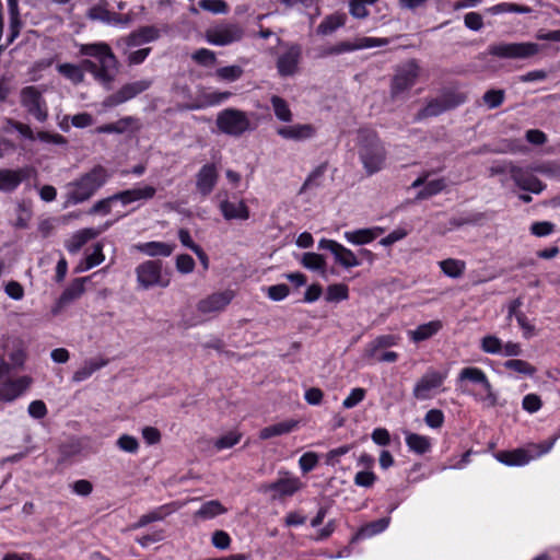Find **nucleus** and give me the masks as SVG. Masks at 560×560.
Returning a JSON list of instances; mask_svg holds the SVG:
<instances>
[{
  "mask_svg": "<svg viewBox=\"0 0 560 560\" xmlns=\"http://www.w3.org/2000/svg\"><path fill=\"white\" fill-rule=\"evenodd\" d=\"M109 178L103 165H95L89 172L67 185V201L72 205L89 200Z\"/></svg>",
  "mask_w": 560,
  "mask_h": 560,
  "instance_id": "1",
  "label": "nucleus"
},
{
  "mask_svg": "<svg viewBox=\"0 0 560 560\" xmlns=\"http://www.w3.org/2000/svg\"><path fill=\"white\" fill-rule=\"evenodd\" d=\"M358 139L359 158L365 172L369 175L380 172L386 160V150L377 132L370 128H361Z\"/></svg>",
  "mask_w": 560,
  "mask_h": 560,
  "instance_id": "2",
  "label": "nucleus"
},
{
  "mask_svg": "<svg viewBox=\"0 0 560 560\" xmlns=\"http://www.w3.org/2000/svg\"><path fill=\"white\" fill-rule=\"evenodd\" d=\"M80 54L98 60L94 79L103 84L106 90H109L115 80V71L118 66V60L110 46L106 43L83 44L80 47Z\"/></svg>",
  "mask_w": 560,
  "mask_h": 560,
  "instance_id": "3",
  "label": "nucleus"
},
{
  "mask_svg": "<svg viewBox=\"0 0 560 560\" xmlns=\"http://www.w3.org/2000/svg\"><path fill=\"white\" fill-rule=\"evenodd\" d=\"M558 438V435H553L539 443H527L523 447L499 451L494 453V458L505 466H525L533 459L548 454L552 450Z\"/></svg>",
  "mask_w": 560,
  "mask_h": 560,
  "instance_id": "4",
  "label": "nucleus"
},
{
  "mask_svg": "<svg viewBox=\"0 0 560 560\" xmlns=\"http://www.w3.org/2000/svg\"><path fill=\"white\" fill-rule=\"evenodd\" d=\"M218 129L228 136L241 137L254 127L247 114L237 108H225L221 110L215 120Z\"/></svg>",
  "mask_w": 560,
  "mask_h": 560,
  "instance_id": "5",
  "label": "nucleus"
},
{
  "mask_svg": "<svg viewBox=\"0 0 560 560\" xmlns=\"http://www.w3.org/2000/svg\"><path fill=\"white\" fill-rule=\"evenodd\" d=\"M544 46L533 42L499 43L488 47L490 56L501 59H529L538 55Z\"/></svg>",
  "mask_w": 560,
  "mask_h": 560,
  "instance_id": "6",
  "label": "nucleus"
},
{
  "mask_svg": "<svg viewBox=\"0 0 560 560\" xmlns=\"http://www.w3.org/2000/svg\"><path fill=\"white\" fill-rule=\"evenodd\" d=\"M420 66L417 59H409L398 66L390 80L389 92L393 98L408 92L417 82L420 75Z\"/></svg>",
  "mask_w": 560,
  "mask_h": 560,
  "instance_id": "7",
  "label": "nucleus"
},
{
  "mask_svg": "<svg viewBox=\"0 0 560 560\" xmlns=\"http://www.w3.org/2000/svg\"><path fill=\"white\" fill-rule=\"evenodd\" d=\"M136 275L139 285L143 289L166 288L171 281L168 273L163 275V264L159 259L141 262L136 268Z\"/></svg>",
  "mask_w": 560,
  "mask_h": 560,
  "instance_id": "8",
  "label": "nucleus"
},
{
  "mask_svg": "<svg viewBox=\"0 0 560 560\" xmlns=\"http://www.w3.org/2000/svg\"><path fill=\"white\" fill-rule=\"evenodd\" d=\"M466 96L455 91L444 92L440 97L430 100L427 105L419 110V118L435 117L444 112L456 108L464 104Z\"/></svg>",
  "mask_w": 560,
  "mask_h": 560,
  "instance_id": "9",
  "label": "nucleus"
},
{
  "mask_svg": "<svg viewBox=\"0 0 560 560\" xmlns=\"http://www.w3.org/2000/svg\"><path fill=\"white\" fill-rule=\"evenodd\" d=\"M447 378V371L429 369L415 384L412 395L418 400H427L433 397Z\"/></svg>",
  "mask_w": 560,
  "mask_h": 560,
  "instance_id": "10",
  "label": "nucleus"
},
{
  "mask_svg": "<svg viewBox=\"0 0 560 560\" xmlns=\"http://www.w3.org/2000/svg\"><path fill=\"white\" fill-rule=\"evenodd\" d=\"M21 105L39 122L46 121L48 109L42 93L34 85L21 90Z\"/></svg>",
  "mask_w": 560,
  "mask_h": 560,
  "instance_id": "11",
  "label": "nucleus"
},
{
  "mask_svg": "<svg viewBox=\"0 0 560 560\" xmlns=\"http://www.w3.org/2000/svg\"><path fill=\"white\" fill-rule=\"evenodd\" d=\"M152 81L148 79L130 82L124 84L118 91L106 96L102 103L103 107L113 108L122 103H126L142 92L150 89Z\"/></svg>",
  "mask_w": 560,
  "mask_h": 560,
  "instance_id": "12",
  "label": "nucleus"
},
{
  "mask_svg": "<svg viewBox=\"0 0 560 560\" xmlns=\"http://www.w3.org/2000/svg\"><path fill=\"white\" fill-rule=\"evenodd\" d=\"M389 44V39L385 37H361L354 43L343 40L336 45L324 48L319 56L327 57L332 55H341L364 48L383 47Z\"/></svg>",
  "mask_w": 560,
  "mask_h": 560,
  "instance_id": "13",
  "label": "nucleus"
},
{
  "mask_svg": "<svg viewBox=\"0 0 560 560\" xmlns=\"http://www.w3.org/2000/svg\"><path fill=\"white\" fill-rule=\"evenodd\" d=\"M283 474L284 477L262 487L265 493H271L272 500H282L287 497H292L303 488V482L299 477L291 476L288 471Z\"/></svg>",
  "mask_w": 560,
  "mask_h": 560,
  "instance_id": "14",
  "label": "nucleus"
},
{
  "mask_svg": "<svg viewBox=\"0 0 560 560\" xmlns=\"http://www.w3.org/2000/svg\"><path fill=\"white\" fill-rule=\"evenodd\" d=\"M243 30L234 23L217 25L207 30L206 39L208 43L217 46H225L241 40Z\"/></svg>",
  "mask_w": 560,
  "mask_h": 560,
  "instance_id": "15",
  "label": "nucleus"
},
{
  "mask_svg": "<svg viewBox=\"0 0 560 560\" xmlns=\"http://www.w3.org/2000/svg\"><path fill=\"white\" fill-rule=\"evenodd\" d=\"M318 249L329 250L334 255L336 262L343 268L349 269L361 265V261L351 249L334 240L322 238L318 242Z\"/></svg>",
  "mask_w": 560,
  "mask_h": 560,
  "instance_id": "16",
  "label": "nucleus"
},
{
  "mask_svg": "<svg viewBox=\"0 0 560 560\" xmlns=\"http://www.w3.org/2000/svg\"><path fill=\"white\" fill-rule=\"evenodd\" d=\"M509 173L511 179L522 190L540 194L546 188V185L537 176L524 167L510 164Z\"/></svg>",
  "mask_w": 560,
  "mask_h": 560,
  "instance_id": "17",
  "label": "nucleus"
},
{
  "mask_svg": "<svg viewBox=\"0 0 560 560\" xmlns=\"http://www.w3.org/2000/svg\"><path fill=\"white\" fill-rule=\"evenodd\" d=\"M302 59V47L299 44H291L288 49L277 59V70L280 77H292L298 72Z\"/></svg>",
  "mask_w": 560,
  "mask_h": 560,
  "instance_id": "18",
  "label": "nucleus"
},
{
  "mask_svg": "<svg viewBox=\"0 0 560 560\" xmlns=\"http://www.w3.org/2000/svg\"><path fill=\"white\" fill-rule=\"evenodd\" d=\"M161 37V28L155 25H144L140 26L132 32H130L127 36L121 38V42L126 47L132 48L142 46L144 44L153 43Z\"/></svg>",
  "mask_w": 560,
  "mask_h": 560,
  "instance_id": "19",
  "label": "nucleus"
},
{
  "mask_svg": "<svg viewBox=\"0 0 560 560\" xmlns=\"http://www.w3.org/2000/svg\"><path fill=\"white\" fill-rule=\"evenodd\" d=\"M219 180V171L214 163H207L196 174V189L202 197H208Z\"/></svg>",
  "mask_w": 560,
  "mask_h": 560,
  "instance_id": "20",
  "label": "nucleus"
},
{
  "mask_svg": "<svg viewBox=\"0 0 560 560\" xmlns=\"http://www.w3.org/2000/svg\"><path fill=\"white\" fill-rule=\"evenodd\" d=\"M233 298L234 294L231 290L212 293L198 302L197 310L203 314L220 312L231 303Z\"/></svg>",
  "mask_w": 560,
  "mask_h": 560,
  "instance_id": "21",
  "label": "nucleus"
},
{
  "mask_svg": "<svg viewBox=\"0 0 560 560\" xmlns=\"http://www.w3.org/2000/svg\"><path fill=\"white\" fill-rule=\"evenodd\" d=\"M30 176L26 167L16 170L1 168L0 170V191L13 192L25 179Z\"/></svg>",
  "mask_w": 560,
  "mask_h": 560,
  "instance_id": "22",
  "label": "nucleus"
},
{
  "mask_svg": "<svg viewBox=\"0 0 560 560\" xmlns=\"http://www.w3.org/2000/svg\"><path fill=\"white\" fill-rule=\"evenodd\" d=\"M219 210L226 221H245L250 217V210L243 199L238 201L223 199L219 202Z\"/></svg>",
  "mask_w": 560,
  "mask_h": 560,
  "instance_id": "23",
  "label": "nucleus"
},
{
  "mask_svg": "<svg viewBox=\"0 0 560 560\" xmlns=\"http://www.w3.org/2000/svg\"><path fill=\"white\" fill-rule=\"evenodd\" d=\"M90 280V277L75 278L71 283L63 290L56 303L54 313L65 307L72 301L79 299L85 291V283Z\"/></svg>",
  "mask_w": 560,
  "mask_h": 560,
  "instance_id": "24",
  "label": "nucleus"
},
{
  "mask_svg": "<svg viewBox=\"0 0 560 560\" xmlns=\"http://www.w3.org/2000/svg\"><path fill=\"white\" fill-rule=\"evenodd\" d=\"M30 376H21L15 380H8L0 388L1 399L3 401H13L20 397L31 385Z\"/></svg>",
  "mask_w": 560,
  "mask_h": 560,
  "instance_id": "25",
  "label": "nucleus"
},
{
  "mask_svg": "<svg viewBox=\"0 0 560 560\" xmlns=\"http://www.w3.org/2000/svg\"><path fill=\"white\" fill-rule=\"evenodd\" d=\"M277 133L287 140L302 141L316 135V128L312 124H296L278 128Z\"/></svg>",
  "mask_w": 560,
  "mask_h": 560,
  "instance_id": "26",
  "label": "nucleus"
},
{
  "mask_svg": "<svg viewBox=\"0 0 560 560\" xmlns=\"http://www.w3.org/2000/svg\"><path fill=\"white\" fill-rule=\"evenodd\" d=\"M458 381H469L471 383L481 385L483 390L487 393V397L494 399L492 385L488 380L487 374L480 368H464L458 374Z\"/></svg>",
  "mask_w": 560,
  "mask_h": 560,
  "instance_id": "27",
  "label": "nucleus"
},
{
  "mask_svg": "<svg viewBox=\"0 0 560 560\" xmlns=\"http://www.w3.org/2000/svg\"><path fill=\"white\" fill-rule=\"evenodd\" d=\"M156 194V189L151 185H145L143 187H135L131 189H126L121 191H117L119 198V202L124 206L130 205L140 200H150Z\"/></svg>",
  "mask_w": 560,
  "mask_h": 560,
  "instance_id": "28",
  "label": "nucleus"
},
{
  "mask_svg": "<svg viewBox=\"0 0 560 560\" xmlns=\"http://www.w3.org/2000/svg\"><path fill=\"white\" fill-rule=\"evenodd\" d=\"M399 341L400 337L397 335L388 334L377 336L365 346L363 357L365 359H374L378 351L397 346Z\"/></svg>",
  "mask_w": 560,
  "mask_h": 560,
  "instance_id": "29",
  "label": "nucleus"
},
{
  "mask_svg": "<svg viewBox=\"0 0 560 560\" xmlns=\"http://www.w3.org/2000/svg\"><path fill=\"white\" fill-rule=\"evenodd\" d=\"M299 420L288 419L268 427L259 431L260 440H269L275 436L289 434L299 428Z\"/></svg>",
  "mask_w": 560,
  "mask_h": 560,
  "instance_id": "30",
  "label": "nucleus"
},
{
  "mask_svg": "<svg viewBox=\"0 0 560 560\" xmlns=\"http://www.w3.org/2000/svg\"><path fill=\"white\" fill-rule=\"evenodd\" d=\"M89 18L92 20H100L105 23H122L127 22L128 18H124L121 14L112 12L107 9V2L102 1L93 5L89 10Z\"/></svg>",
  "mask_w": 560,
  "mask_h": 560,
  "instance_id": "31",
  "label": "nucleus"
},
{
  "mask_svg": "<svg viewBox=\"0 0 560 560\" xmlns=\"http://www.w3.org/2000/svg\"><path fill=\"white\" fill-rule=\"evenodd\" d=\"M389 517H382L362 525L354 534L352 541L364 540L384 532L389 525Z\"/></svg>",
  "mask_w": 560,
  "mask_h": 560,
  "instance_id": "32",
  "label": "nucleus"
},
{
  "mask_svg": "<svg viewBox=\"0 0 560 560\" xmlns=\"http://www.w3.org/2000/svg\"><path fill=\"white\" fill-rule=\"evenodd\" d=\"M98 232L93 229H83L74 233L65 243L66 249L70 254H77L90 240L96 237Z\"/></svg>",
  "mask_w": 560,
  "mask_h": 560,
  "instance_id": "33",
  "label": "nucleus"
},
{
  "mask_svg": "<svg viewBox=\"0 0 560 560\" xmlns=\"http://www.w3.org/2000/svg\"><path fill=\"white\" fill-rule=\"evenodd\" d=\"M137 248L150 257H168L173 253L175 245L159 241H151L139 244Z\"/></svg>",
  "mask_w": 560,
  "mask_h": 560,
  "instance_id": "34",
  "label": "nucleus"
},
{
  "mask_svg": "<svg viewBox=\"0 0 560 560\" xmlns=\"http://www.w3.org/2000/svg\"><path fill=\"white\" fill-rule=\"evenodd\" d=\"M172 509L170 504H163L161 506H158L156 509L141 515L139 520L132 524L131 528L138 529L142 528L150 523L163 521L167 515L172 513Z\"/></svg>",
  "mask_w": 560,
  "mask_h": 560,
  "instance_id": "35",
  "label": "nucleus"
},
{
  "mask_svg": "<svg viewBox=\"0 0 560 560\" xmlns=\"http://www.w3.org/2000/svg\"><path fill=\"white\" fill-rule=\"evenodd\" d=\"M442 327V322L438 319L421 324L415 330L410 331V338L415 342L424 341L436 335Z\"/></svg>",
  "mask_w": 560,
  "mask_h": 560,
  "instance_id": "36",
  "label": "nucleus"
},
{
  "mask_svg": "<svg viewBox=\"0 0 560 560\" xmlns=\"http://www.w3.org/2000/svg\"><path fill=\"white\" fill-rule=\"evenodd\" d=\"M405 441L409 451L418 455H423L431 451V439L427 435L408 433Z\"/></svg>",
  "mask_w": 560,
  "mask_h": 560,
  "instance_id": "37",
  "label": "nucleus"
},
{
  "mask_svg": "<svg viewBox=\"0 0 560 560\" xmlns=\"http://www.w3.org/2000/svg\"><path fill=\"white\" fill-rule=\"evenodd\" d=\"M108 363L105 359H91L84 362V365L78 369L72 376L73 382H83L88 380L92 374Z\"/></svg>",
  "mask_w": 560,
  "mask_h": 560,
  "instance_id": "38",
  "label": "nucleus"
},
{
  "mask_svg": "<svg viewBox=\"0 0 560 560\" xmlns=\"http://www.w3.org/2000/svg\"><path fill=\"white\" fill-rule=\"evenodd\" d=\"M231 96H232V93L229 91H224V92L214 91V92L203 93L201 96L202 102L200 104H191L188 106V108L189 109H200L203 107L215 106V105H219V104L223 103L224 101L229 100Z\"/></svg>",
  "mask_w": 560,
  "mask_h": 560,
  "instance_id": "39",
  "label": "nucleus"
},
{
  "mask_svg": "<svg viewBox=\"0 0 560 560\" xmlns=\"http://www.w3.org/2000/svg\"><path fill=\"white\" fill-rule=\"evenodd\" d=\"M105 259V256L103 254V246L100 243H96L93 246V252L84 258L83 261H81L78 267L75 268L77 272H82L90 270L103 262Z\"/></svg>",
  "mask_w": 560,
  "mask_h": 560,
  "instance_id": "40",
  "label": "nucleus"
},
{
  "mask_svg": "<svg viewBox=\"0 0 560 560\" xmlns=\"http://www.w3.org/2000/svg\"><path fill=\"white\" fill-rule=\"evenodd\" d=\"M487 219L485 212L469 211L462 213L450 219V224L454 228H460L464 225H476Z\"/></svg>",
  "mask_w": 560,
  "mask_h": 560,
  "instance_id": "41",
  "label": "nucleus"
},
{
  "mask_svg": "<svg viewBox=\"0 0 560 560\" xmlns=\"http://www.w3.org/2000/svg\"><path fill=\"white\" fill-rule=\"evenodd\" d=\"M228 510L218 500L205 502L195 513V516L201 520H211L218 515L224 514Z\"/></svg>",
  "mask_w": 560,
  "mask_h": 560,
  "instance_id": "42",
  "label": "nucleus"
},
{
  "mask_svg": "<svg viewBox=\"0 0 560 560\" xmlns=\"http://www.w3.org/2000/svg\"><path fill=\"white\" fill-rule=\"evenodd\" d=\"M346 18L340 14L327 15L317 26L316 33L318 35H330L339 27L343 26Z\"/></svg>",
  "mask_w": 560,
  "mask_h": 560,
  "instance_id": "43",
  "label": "nucleus"
},
{
  "mask_svg": "<svg viewBox=\"0 0 560 560\" xmlns=\"http://www.w3.org/2000/svg\"><path fill=\"white\" fill-rule=\"evenodd\" d=\"M439 266L442 272L450 278H459L464 275L466 269V264L463 260L455 258H447L441 260Z\"/></svg>",
  "mask_w": 560,
  "mask_h": 560,
  "instance_id": "44",
  "label": "nucleus"
},
{
  "mask_svg": "<svg viewBox=\"0 0 560 560\" xmlns=\"http://www.w3.org/2000/svg\"><path fill=\"white\" fill-rule=\"evenodd\" d=\"M343 237L347 242L358 246L370 244L375 241V235H373L369 228L358 229L354 231H346L343 233Z\"/></svg>",
  "mask_w": 560,
  "mask_h": 560,
  "instance_id": "45",
  "label": "nucleus"
},
{
  "mask_svg": "<svg viewBox=\"0 0 560 560\" xmlns=\"http://www.w3.org/2000/svg\"><path fill=\"white\" fill-rule=\"evenodd\" d=\"M301 264L310 270L319 271L320 273H325L326 271L325 257L317 253H304Z\"/></svg>",
  "mask_w": 560,
  "mask_h": 560,
  "instance_id": "46",
  "label": "nucleus"
},
{
  "mask_svg": "<svg viewBox=\"0 0 560 560\" xmlns=\"http://www.w3.org/2000/svg\"><path fill=\"white\" fill-rule=\"evenodd\" d=\"M273 113L276 117L284 122H290L292 120V112L287 103V101L278 95H273L270 100Z\"/></svg>",
  "mask_w": 560,
  "mask_h": 560,
  "instance_id": "47",
  "label": "nucleus"
},
{
  "mask_svg": "<svg viewBox=\"0 0 560 560\" xmlns=\"http://www.w3.org/2000/svg\"><path fill=\"white\" fill-rule=\"evenodd\" d=\"M533 10L528 5L512 3V2H501L489 9V12L492 14H502V13H521L527 14Z\"/></svg>",
  "mask_w": 560,
  "mask_h": 560,
  "instance_id": "48",
  "label": "nucleus"
},
{
  "mask_svg": "<svg viewBox=\"0 0 560 560\" xmlns=\"http://www.w3.org/2000/svg\"><path fill=\"white\" fill-rule=\"evenodd\" d=\"M446 187L444 178L433 179L423 186V188L417 194L418 200H425L432 196L440 194Z\"/></svg>",
  "mask_w": 560,
  "mask_h": 560,
  "instance_id": "49",
  "label": "nucleus"
},
{
  "mask_svg": "<svg viewBox=\"0 0 560 560\" xmlns=\"http://www.w3.org/2000/svg\"><path fill=\"white\" fill-rule=\"evenodd\" d=\"M10 7V34L8 36V45L14 42V39L19 36L20 30L22 26L19 12L16 10V3L14 0H9Z\"/></svg>",
  "mask_w": 560,
  "mask_h": 560,
  "instance_id": "50",
  "label": "nucleus"
},
{
  "mask_svg": "<svg viewBox=\"0 0 560 560\" xmlns=\"http://www.w3.org/2000/svg\"><path fill=\"white\" fill-rule=\"evenodd\" d=\"M504 368L518 374L533 376L536 373V368L527 361L521 359H510L504 362Z\"/></svg>",
  "mask_w": 560,
  "mask_h": 560,
  "instance_id": "51",
  "label": "nucleus"
},
{
  "mask_svg": "<svg viewBox=\"0 0 560 560\" xmlns=\"http://www.w3.org/2000/svg\"><path fill=\"white\" fill-rule=\"evenodd\" d=\"M58 71L75 84L81 83L84 79V73L80 66L73 63H61L58 66Z\"/></svg>",
  "mask_w": 560,
  "mask_h": 560,
  "instance_id": "52",
  "label": "nucleus"
},
{
  "mask_svg": "<svg viewBox=\"0 0 560 560\" xmlns=\"http://www.w3.org/2000/svg\"><path fill=\"white\" fill-rule=\"evenodd\" d=\"M349 298V289L347 284L335 283L327 288L326 300L328 302H340Z\"/></svg>",
  "mask_w": 560,
  "mask_h": 560,
  "instance_id": "53",
  "label": "nucleus"
},
{
  "mask_svg": "<svg viewBox=\"0 0 560 560\" xmlns=\"http://www.w3.org/2000/svg\"><path fill=\"white\" fill-rule=\"evenodd\" d=\"M327 170V163H322L315 170L312 171V173L306 177L305 182L302 186V191L313 188V187H319L322 184V178Z\"/></svg>",
  "mask_w": 560,
  "mask_h": 560,
  "instance_id": "54",
  "label": "nucleus"
},
{
  "mask_svg": "<svg viewBox=\"0 0 560 560\" xmlns=\"http://www.w3.org/2000/svg\"><path fill=\"white\" fill-rule=\"evenodd\" d=\"M117 197H118V195H117V192H115L112 196H108L106 198H103V199L96 201L93 205V207L90 209V213L91 214H102V215L109 214L112 211V205L114 202L119 201V198H117Z\"/></svg>",
  "mask_w": 560,
  "mask_h": 560,
  "instance_id": "55",
  "label": "nucleus"
},
{
  "mask_svg": "<svg viewBox=\"0 0 560 560\" xmlns=\"http://www.w3.org/2000/svg\"><path fill=\"white\" fill-rule=\"evenodd\" d=\"M244 73V70L242 67L233 65V66H226L221 67L217 69L215 75L223 81L234 82L238 80Z\"/></svg>",
  "mask_w": 560,
  "mask_h": 560,
  "instance_id": "56",
  "label": "nucleus"
},
{
  "mask_svg": "<svg viewBox=\"0 0 560 560\" xmlns=\"http://www.w3.org/2000/svg\"><path fill=\"white\" fill-rule=\"evenodd\" d=\"M480 348L489 354H498L502 352V340L493 335H487L481 339Z\"/></svg>",
  "mask_w": 560,
  "mask_h": 560,
  "instance_id": "57",
  "label": "nucleus"
},
{
  "mask_svg": "<svg viewBox=\"0 0 560 560\" xmlns=\"http://www.w3.org/2000/svg\"><path fill=\"white\" fill-rule=\"evenodd\" d=\"M515 319L522 330V336L524 339L528 340L537 335V329L535 325L523 311L522 313L517 314V317Z\"/></svg>",
  "mask_w": 560,
  "mask_h": 560,
  "instance_id": "58",
  "label": "nucleus"
},
{
  "mask_svg": "<svg viewBox=\"0 0 560 560\" xmlns=\"http://www.w3.org/2000/svg\"><path fill=\"white\" fill-rule=\"evenodd\" d=\"M366 389L362 387L352 388L350 394L343 399L342 407L345 409H352L364 400Z\"/></svg>",
  "mask_w": 560,
  "mask_h": 560,
  "instance_id": "59",
  "label": "nucleus"
},
{
  "mask_svg": "<svg viewBox=\"0 0 560 560\" xmlns=\"http://www.w3.org/2000/svg\"><path fill=\"white\" fill-rule=\"evenodd\" d=\"M445 421L444 412L441 409H430L424 416L425 424L431 429H440Z\"/></svg>",
  "mask_w": 560,
  "mask_h": 560,
  "instance_id": "60",
  "label": "nucleus"
},
{
  "mask_svg": "<svg viewBox=\"0 0 560 560\" xmlns=\"http://www.w3.org/2000/svg\"><path fill=\"white\" fill-rule=\"evenodd\" d=\"M192 60L200 66H212L217 61L215 54L207 48H199L192 54Z\"/></svg>",
  "mask_w": 560,
  "mask_h": 560,
  "instance_id": "61",
  "label": "nucleus"
},
{
  "mask_svg": "<svg viewBox=\"0 0 560 560\" xmlns=\"http://www.w3.org/2000/svg\"><path fill=\"white\" fill-rule=\"evenodd\" d=\"M377 480V476L373 470H360L355 474L353 482L358 487L371 488Z\"/></svg>",
  "mask_w": 560,
  "mask_h": 560,
  "instance_id": "62",
  "label": "nucleus"
},
{
  "mask_svg": "<svg viewBox=\"0 0 560 560\" xmlns=\"http://www.w3.org/2000/svg\"><path fill=\"white\" fill-rule=\"evenodd\" d=\"M117 446L127 453L136 454L139 451V442L138 440L129 434H122L118 438L116 442Z\"/></svg>",
  "mask_w": 560,
  "mask_h": 560,
  "instance_id": "63",
  "label": "nucleus"
},
{
  "mask_svg": "<svg viewBox=\"0 0 560 560\" xmlns=\"http://www.w3.org/2000/svg\"><path fill=\"white\" fill-rule=\"evenodd\" d=\"M199 7L206 11L220 14L228 13L229 5L224 0H201Z\"/></svg>",
  "mask_w": 560,
  "mask_h": 560,
  "instance_id": "64",
  "label": "nucleus"
}]
</instances>
